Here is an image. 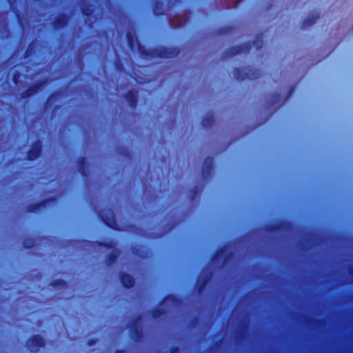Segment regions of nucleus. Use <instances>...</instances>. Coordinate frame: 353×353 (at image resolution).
Listing matches in <instances>:
<instances>
[{
  "label": "nucleus",
  "instance_id": "2",
  "mask_svg": "<svg viewBox=\"0 0 353 353\" xmlns=\"http://www.w3.org/2000/svg\"><path fill=\"white\" fill-rule=\"evenodd\" d=\"M89 247L94 248L96 246L111 249L112 251L105 256V263L107 266L111 267L114 265L119 258L121 251L117 248V242L114 239H108V241H83Z\"/></svg>",
  "mask_w": 353,
  "mask_h": 353
},
{
  "label": "nucleus",
  "instance_id": "27",
  "mask_svg": "<svg viewBox=\"0 0 353 353\" xmlns=\"http://www.w3.org/2000/svg\"><path fill=\"white\" fill-rule=\"evenodd\" d=\"M115 152H117V154H118L119 155H120L124 158H126L128 159H130L132 158V153L127 146H124V145L117 146L115 148Z\"/></svg>",
  "mask_w": 353,
  "mask_h": 353
},
{
  "label": "nucleus",
  "instance_id": "46",
  "mask_svg": "<svg viewBox=\"0 0 353 353\" xmlns=\"http://www.w3.org/2000/svg\"><path fill=\"white\" fill-rule=\"evenodd\" d=\"M234 256V254L232 252L228 253L223 259V265H226L230 259H232Z\"/></svg>",
  "mask_w": 353,
  "mask_h": 353
},
{
  "label": "nucleus",
  "instance_id": "28",
  "mask_svg": "<svg viewBox=\"0 0 353 353\" xmlns=\"http://www.w3.org/2000/svg\"><path fill=\"white\" fill-rule=\"evenodd\" d=\"M163 301L170 302L176 307H180L183 304L182 300L180 298L177 297L176 295L172 294L166 295L163 298Z\"/></svg>",
  "mask_w": 353,
  "mask_h": 353
},
{
  "label": "nucleus",
  "instance_id": "26",
  "mask_svg": "<svg viewBox=\"0 0 353 353\" xmlns=\"http://www.w3.org/2000/svg\"><path fill=\"white\" fill-rule=\"evenodd\" d=\"M281 102V96L279 93L274 92L266 99V103L268 107H272L276 104H279Z\"/></svg>",
  "mask_w": 353,
  "mask_h": 353
},
{
  "label": "nucleus",
  "instance_id": "52",
  "mask_svg": "<svg viewBox=\"0 0 353 353\" xmlns=\"http://www.w3.org/2000/svg\"><path fill=\"white\" fill-rule=\"evenodd\" d=\"M114 353H127L124 350H117L114 352Z\"/></svg>",
  "mask_w": 353,
  "mask_h": 353
},
{
  "label": "nucleus",
  "instance_id": "49",
  "mask_svg": "<svg viewBox=\"0 0 353 353\" xmlns=\"http://www.w3.org/2000/svg\"><path fill=\"white\" fill-rule=\"evenodd\" d=\"M180 349L178 346H172L170 348V353H179Z\"/></svg>",
  "mask_w": 353,
  "mask_h": 353
},
{
  "label": "nucleus",
  "instance_id": "13",
  "mask_svg": "<svg viewBox=\"0 0 353 353\" xmlns=\"http://www.w3.org/2000/svg\"><path fill=\"white\" fill-rule=\"evenodd\" d=\"M42 150V141L39 139L36 140L32 143L30 148L27 152V159L29 161L36 160L41 155Z\"/></svg>",
  "mask_w": 353,
  "mask_h": 353
},
{
  "label": "nucleus",
  "instance_id": "56",
  "mask_svg": "<svg viewBox=\"0 0 353 353\" xmlns=\"http://www.w3.org/2000/svg\"><path fill=\"white\" fill-rule=\"evenodd\" d=\"M352 31L353 32V24H352Z\"/></svg>",
  "mask_w": 353,
  "mask_h": 353
},
{
  "label": "nucleus",
  "instance_id": "6",
  "mask_svg": "<svg viewBox=\"0 0 353 353\" xmlns=\"http://www.w3.org/2000/svg\"><path fill=\"white\" fill-rule=\"evenodd\" d=\"M213 278V272L207 268L202 270L201 273L198 276L194 289L199 295H201L205 291L207 285Z\"/></svg>",
  "mask_w": 353,
  "mask_h": 353
},
{
  "label": "nucleus",
  "instance_id": "12",
  "mask_svg": "<svg viewBox=\"0 0 353 353\" xmlns=\"http://www.w3.org/2000/svg\"><path fill=\"white\" fill-rule=\"evenodd\" d=\"M213 168L214 159L212 157H205L201 167V174L204 181L207 182L210 180Z\"/></svg>",
  "mask_w": 353,
  "mask_h": 353
},
{
  "label": "nucleus",
  "instance_id": "43",
  "mask_svg": "<svg viewBox=\"0 0 353 353\" xmlns=\"http://www.w3.org/2000/svg\"><path fill=\"white\" fill-rule=\"evenodd\" d=\"M0 33L3 34L6 37L10 36V32L6 24L1 28Z\"/></svg>",
  "mask_w": 353,
  "mask_h": 353
},
{
  "label": "nucleus",
  "instance_id": "20",
  "mask_svg": "<svg viewBox=\"0 0 353 353\" xmlns=\"http://www.w3.org/2000/svg\"><path fill=\"white\" fill-rule=\"evenodd\" d=\"M79 6L82 14L85 17L86 21L91 18L94 12V6L85 0H81Z\"/></svg>",
  "mask_w": 353,
  "mask_h": 353
},
{
  "label": "nucleus",
  "instance_id": "17",
  "mask_svg": "<svg viewBox=\"0 0 353 353\" xmlns=\"http://www.w3.org/2000/svg\"><path fill=\"white\" fill-rule=\"evenodd\" d=\"M305 236V239H304V243H298V247L301 250H306L307 248V245L312 246L319 243L323 242V239H321L320 237L316 236L313 233L306 234Z\"/></svg>",
  "mask_w": 353,
  "mask_h": 353
},
{
  "label": "nucleus",
  "instance_id": "22",
  "mask_svg": "<svg viewBox=\"0 0 353 353\" xmlns=\"http://www.w3.org/2000/svg\"><path fill=\"white\" fill-rule=\"evenodd\" d=\"M320 14L318 11L313 10L309 12L307 17L303 21L301 24V29L305 30L312 26L316 21L319 18Z\"/></svg>",
  "mask_w": 353,
  "mask_h": 353
},
{
  "label": "nucleus",
  "instance_id": "35",
  "mask_svg": "<svg viewBox=\"0 0 353 353\" xmlns=\"http://www.w3.org/2000/svg\"><path fill=\"white\" fill-rule=\"evenodd\" d=\"M236 48L240 53H248L252 48L251 42H244L241 44L236 45Z\"/></svg>",
  "mask_w": 353,
  "mask_h": 353
},
{
  "label": "nucleus",
  "instance_id": "31",
  "mask_svg": "<svg viewBox=\"0 0 353 353\" xmlns=\"http://www.w3.org/2000/svg\"><path fill=\"white\" fill-rule=\"evenodd\" d=\"M263 37H264L262 33L256 34L254 39L250 41L252 47H255L257 50H261L263 45Z\"/></svg>",
  "mask_w": 353,
  "mask_h": 353
},
{
  "label": "nucleus",
  "instance_id": "4",
  "mask_svg": "<svg viewBox=\"0 0 353 353\" xmlns=\"http://www.w3.org/2000/svg\"><path fill=\"white\" fill-rule=\"evenodd\" d=\"M141 321L142 315L139 314L135 316L128 325L130 337L137 343H141L143 341L144 334L143 328L140 325Z\"/></svg>",
  "mask_w": 353,
  "mask_h": 353
},
{
  "label": "nucleus",
  "instance_id": "41",
  "mask_svg": "<svg viewBox=\"0 0 353 353\" xmlns=\"http://www.w3.org/2000/svg\"><path fill=\"white\" fill-rule=\"evenodd\" d=\"M199 323V319L198 317H194L192 319L188 324L190 328H196Z\"/></svg>",
  "mask_w": 353,
  "mask_h": 353
},
{
  "label": "nucleus",
  "instance_id": "15",
  "mask_svg": "<svg viewBox=\"0 0 353 353\" xmlns=\"http://www.w3.org/2000/svg\"><path fill=\"white\" fill-rule=\"evenodd\" d=\"M123 97L127 101L129 107L132 110H136L139 102V91L135 88L128 90Z\"/></svg>",
  "mask_w": 353,
  "mask_h": 353
},
{
  "label": "nucleus",
  "instance_id": "29",
  "mask_svg": "<svg viewBox=\"0 0 353 353\" xmlns=\"http://www.w3.org/2000/svg\"><path fill=\"white\" fill-rule=\"evenodd\" d=\"M49 285L57 290H63L68 288L67 282L61 279H57L52 281Z\"/></svg>",
  "mask_w": 353,
  "mask_h": 353
},
{
  "label": "nucleus",
  "instance_id": "8",
  "mask_svg": "<svg viewBox=\"0 0 353 353\" xmlns=\"http://www.w3.org/2000/svg\"><path fill=\"white\" fill-rule=\"evenodd\" d=\"M25 345L30 352L36 353L46 346V341L42 336L33 334L26 341Z\"/></svg>",
  "mask_w": 353,
  "mask_h": 353
},
{
  "label": "nucleus",
  "instance_id": "18",
  "mask_svg": "<svg viewBox=\"0 0 353 353\" xmlns=\"http://www.w3.org/2000/svg\"><path fill=\"white\" fill-rule=\"evenodd\" d=\"M76 165L77 170L81 175L85 178L89 176L90 173V164L88 162L86 157H79L76 160Z\"/></svg>",
  "mask_w": 353,
  "mask_h": 353
},
{
  "label": "nucleus",
  "instance_id": "1",
  "mask_svg": "<svg viewBox=\"0 0 353 353\" xmlns=\"http://www.w3.org/2000/svg\"><path fill=\"white\" fill-rule=\"evenodd\" d=\"M126 39L130 49L134 51L137 47L139 54L143 57L170 59L175 58L180 54V50L177 47L167 48L163 46H159L156 48L147 49L138 40L134 28H129L127 30Z\"/></svg>",
  "mask_w": 353,
  "mask_h": 353
},
{
  "label": "nucleus",
  "instance_id": "42",
  "mask_svg": "<svg viewBox=\"0 0 353 353\" xmlns=\"http://www.w3.org/2000/svg\"><path fill=\"white\" fill-rule=\"evenodd\" d=\"M176 223L174 222L172 223H168L165 224L163 227V229L165 230V232L168 233L171 232L175 227Z\"/></svg>",
  "mask_w": 353,
  "mask_h": 353
},
{
  "label": "nucleus",
  "instance_id": "32",
  "mask_svg": "<svg viewBox=\"0 0 353 353\" xmlns=\"http://www.w3.org/2000/svg\"><path fill=\"white\" fill-rule=\"evenodd\" d=\"M37 48V43L36 41H32L28 46L26 50L24 53V57L28 58L35 54Z\"/></svg>",
  "mask_w": 353,
  "mask_h": 353
},
{
  "label": "nucleus",
  "instance_id": "16",
  "mask_svg": "<svg viewBox=\"0 0 353 353\" xmlns=\"http://www.w3.org/2000/svg\"><path fill=\"white\" fill-rule=\"evenodd\" d=\"M70 17L65 13H59L52 21V26L54 30L65 28L69 23Z\"/></svg>",
  "mask_w": 353,
  "mask_h": 353
},
{
  "label": "nucleus",
  "instance_id": "10",
  "mask_svg": "<svg viewBox=\"0 0 353 353\" xmlns=\"http://www.w3.org/2000/svg\"><path fill=\"white\" fill-rule=\"evenodd\" d=\"M248 327L249 316L246 314L239 321L234 332V339L236 341H241L245 339Z\"/></svg>",
  "mask_w": 353,
  "mask_h": 353
},
{
  "label": "nucleus",
  "instance_id": "40",
  "mask_svg": "<svg viewBox=\"0 0 353 353\" xmlns=\"http://www.w3.org/2000/svg\"><path fill=\"white\" fill-rule=\"evenodd\" d=\"M20 77H21V73L19 71L14 70L13 72L12 75V80L15 85H18L19 83L20 82V81H19Z\"/></svg>",
  "mask_w": 353,
  "mask_h": 353
},
{
  "label": "nucleus",
  "instance_id": "30",
  "mask_svg": "<svg viewBox=\"0 0 353 353\" xmlns=\"http://www.w3.org/2000/svg\"><path fill=\"white\" fill-rule=\"evenodd\" d=\"M153 13L155 16L164 14L163 3L161 1L156 0L152 5Z\"/></svg>",
  "mask_w": 353,
  "mask_h": 353
},
{
  "label": "nucleus",
  "instance_id": "45",
  "mask_svg": "<svg viewBox=\"0 0 353 353\" xmlns=\"http://www.w3.org/2000/svg\"><path fill=\"white\" fill-rule=\"evenodd\" d=\"M294 90H295V85H293L292 87H291L290 88L284 101H283V103H285L286 101H288L291 97V96L292 95V94L294 92Z\"/></svg>",
  "mask_w": 353,
  "mask_h": 353
},
{
  "label": "nucleus",
  "instance_id": "47",
  "mask_svg": "<svg viewBox=\"0 0 353 353\" xmlns=\"http://www.w3.org/2000/svg\"><path fill=\"white\" fill-rule=\"evenodd\" d=\"M16 1L17 0H7L8 3L10 4V9L13 12H17V8L15 6Z\"/></svg>",
  "mask_w": 353,
  "mask_h": 353
},
{
  "label": "nucleus",
  "instance_id": "21",
  "mask_svg": "<svg viewBox=\"0 0 353 353\" xmlns=\"http://www.w3.org/2000/svg\"><path fill=\"white\" fill-rule=\"evenodd\" d=\"M131 250L134 255L143 259H147L149 255V250L141 244L132 245Z\"/></svg>",
  "mask_w": 353,
  "mask_h": 353
},
{
  "label": "nucleus",
  "instance_id": "48",
  "mask_svg": "<svg viewBox=\"0 0 353 353\" xmlns=\"http://www.w3.org/2000/svg\"><path fill=\"white\" fill-rule=\"evenodd\" d=\"M221 256H220L216 252L211 257V261L212 263H217L219 261Z\"/></svg>",
  "mask_w": 353,
  "mask_h": 353
},
{
  "label": "nucleus",
  "instance_id": "3",
  "mask_svg": "<svg viewBox=\"0 0 353 353\" xmlns=\"http://www.w3.org/2000/svg\"><path fill=\"white\" fill-rule=\"evenodd\" d=\"M233 77L237 81L245 79L256 80L260 78L261 71L251 66L235 68L232 71Z\"/></svg>",
  "mask_w": 353,
  "mask_h": 353
},
{
  "label": "nucleus",
  "instance_id": "34",
  "mask_svg": "<svg viewBox=\"0 0 353 353\" xmlns=\"http://www.w3.org/2000/svg\"><path fill=\"white\" fill-rule=\"evenodd\" d=\"M199 193V188L198 186L194 185L188 191V198L190 201H194Z\"/></svg>",
  "mask_w": 353,
  "mask_h": 353
},
{
  "label": "nucleus",
  "instance_id": "36",
  "mask_svg": "<svg viewBox=\"0 0 353 353\" xmlns=\"http://www.w3.org/2000/svg\"><path fill=\"white\" fill-rule=\"evenodd\" d=\"M165 314V309L160 307H155L150 311V314L153 319H159Z\"/></svg>",
  "mask_w": 353,
  "mask_h": 353
},
{
  "label": "nucleus",
  "instance_id": "25",
  "mask_svg": "<svg viewBox=\"0 0 353 353\" xmlns=\"http://www.w3.org/2000/svg\"><path fill=\"white\" fill-rule=\"evenodd\" d=\"M63 96V92L60 90L52 92L48 97L44 103V110H46L48 108V103L57 101L59 98Z\"/></svg>",
  "mask_w": 353,
  "mask_h": 353
},
{
  "label": "nucleus",
  "instance_id": "39",
  "mask_svg": "<svg viewBox=\"0 0 353 353\" xmlns=\"http://www.w3.org/2000/svg\"><path fill=\"white\" fill-rule=\"evenodd\" d=\"M114 67L116 70L120 72H122L125 70L123 65L119 58L116 59L114 61Z\"/></svg>",
  "mask_w": 353,
  "mask_h": 353
},
{
  "label": "nucleus",
  "instance_id": "33",
  "mask_svg": "<svg viewBox=\"0 0 353 353\" xmlns=\"http://www.w3.org/2000/svg\"><path fill=\"white\" fill-rule=\"evenodd\" d=\"M234 28L232 26H223L216 28L213 34L216 36L226 35L232 32Z\"/></svg>",
  "mask_w": 353,
  "mask_h": 353
},
{
  "label": "nucleus",
  "instance_id": "44",
  "mask_svg": "<svg viewBox=\"0 0 353 353\" xmlns=\"http://www.w3.org/2000/svg\"><path fill=\"white\" fill-rule=\"evenodd\" d=\"M222 344H223L222 340L217 341L216 342H215L213 344V346L210 348V350L212 351L214 350H219L221 348V347L222 346Z\"/></svg>",
  "mask_w": 353,
  "mask_h": 353
},
{
  "label": "nucleus",
  "instance_id": "51",
  "mask_svg": "<svg viewBox=\"0 0 353 353\" xmlns=\"http://www.w3.org/2000/svg\"><path fill=\"white\" fill-rule=\"evenodd\" d=\"M97 343V340L96 339H90L88 341V345L89 346H92V345H94Z\"/></svg>",
  "mask_w": 353,
  "mask_h": 353
},
{
  "label": "nucleus",
  "instance_id": "11",
  "mask_svg": "<svg viewBox=\"0 0 353 353\" xmlns=\"http://www.w3.org/2000/svg\"><path fill=\"white\" fill-rule=\"evenodd\" d=\"M301 317V321L307 327L313 328V329H321L323 328L325 324L326 321L324 319H313L310 316L306 315H296V318L298 319Z\"/></svg>",
  "mask_w": 353,
  "mask_h": 353
},
{
  "label": "nucleus",
  "instance_id": "53",
  "mask_svg": "<svg viewBox=\"0 0 353 353\" xmlns=\"http://www.w3.org/2000/svg\"><path fill=\"white\" fill-rule=\"evenodd\" d=\"M60 108V105H56L53 108V112L58 110Z\"/></svg>",
  "mask_w": 353,
  "mask_h": 353
},
{
  "label": "nucleus",
  "instance_id": "14",
  "mask_svg": "<svg viewBox=\"0 0 353 353\" xmlns=\"http://www.w3.org/2000/svg\"><path fill=\"white\" fill-rule=\"evenodd\" d=\"M56 201L57 199L54 197L47 198L37 203H30L27 205L26 210L28 212L34 213L38 212L41 208H46L47 205L54 203Z\"/></svg>",
  "mask_w": 353,
  "mask_h": 353
},
{
  "label": "nucleus",
  "instance_id": "5",
  "mask_svg": "<svg viewBox=\"0 0 353 353\" xmlns=\"http://www.w3.org/2000/svg\"><path fill=\"white\" fill-rule=\"evenodd\" d=\"M99 218L108 228L116 230L121 231L119 226L114 210L112 208H104L97 212Z\"/></svg>",
  "mask_w": 353,
  "mask_h": 353
},
{
  "label": "nucleus",
  "instance_id": "9",
  "mask_svg": "<svg viewBox=\"0 0 353 353\" xmlns=\"http://www.w3.org/2000/svg\"><path fill=\"white\" fill-rule=\"evenodd\" d=\"M293 229L292 223L287 220H281L274 224L265 225L263 230L268 233L276 232L279 230L291 232Z\"/></svg>",
  "mask_w": 353,
  "mask_h": 353
},
{
  "label": "nucleus",
  "instance_id": "19",
  "mask_svg": "<svg viewBox=\"0 0 353 353\" xmlns=\"http://www.w3.org/2000/svg\"><path fill=\"white\" fill-rule=\"evenodd\" d=\"M119 279L121 285L126 289L132 288L135 285L134 278L125 272H120L119 273Z\"/></svg>",
  "mask_w": 353,
  "mask_h": 353
},
{
  "label": "nucleus",
  "instance_id": "54",
  "mask_svg": "<svg viewBox=\"0 0 353 353\" xmlns=\"http://www.w3.org/2000/svg\"><path fill=\"white\" fill-rule=\"evenodd\" d=\"M52 104H53L52 103H48V109L46 111H47L49 109H50L52 108Z\"/></svg>",
  "mask_w": 353,
  "mask_h": 353
},
{
  "label": "nucleus",
  "instance_id": "37",
  "mask_svg": "<svg viewBox=\"0 0 353 353\" xmlns=\"http://www.w3.org/2000/svg\"><path fill=\"white\" fill-rule=\"evenodd\" d=\"M22 244L25 248L30 249L35 246L36 241L34 239L28 237L23 239Z\"/></svg>",
  "mask_w": 353,
  "mask_h": 353
},
{
  "label": "nucleus",
  "instance_id": "24",
  "mask_svg": "<svg viewBox=\"0 0 353 353\" xmlns=\"http://www.w3.org/2000/svg\"><path fill=\"white\" fill-rule=\"evenodd\" d=\"M239 50L236 46H232L225 50L221 55V59L223 61L228 60L235 55L239 54Z\"/></svg>",
  "mask_w": 353,
  "mask_h": 353
},
{
  "label": "nucleus",
  "instance_id": "7",
  "mask_svg": "<svg viewBox=\"0 0 353 353\" xmlns=\"http://www.w3.org/2000/svg\"><path fill=\"white\" fill-rule=\"evenodd\" d=\"M48 83V81L47 79H43L31 83L28 85L26 90H23L20 94V98L24 100L29 99L34 94L42 90L43 88L47 85Z\"/></svg>",
  "mask_w": 353,
  "mask_h": 353
},
{
  "label": "nucleus",
  "instance_id": "38",
  "mask_svg": "<svg viewBox=\"0 0 353 353\" xmlns=\"http://www.w3.org/2000/svg\"><path fill=\"white\" fill-rule=\"evenodd\" d=\"M230 247V244L228 243V244H225L222 246H221L220 248H219L216 250V252L220 256H222L224 254H226L227 253V251H228V249Z\"/></svg>",
  "mask_w": 353,
  "mask_h": 353
},
{
  "label": "nucleus",
  "instance_id": "50",
  "mask_svg": "<svg viewBox=\"0 0 353 353\" xmlns=\"http://www.w3.org/2000/svg\"><path fill=\"white\" fill-rule=\"evenodd\" d=\"M347 273L351 277L353 278V265H350L347 266Z\"/></svg>",
  "mask_w": 353,
  "mask_h": 353
},
{
  "label": "nucleus",
  "instance_id": "55",
  "mask_svg": "<svg viewBox=\"0 0 353 353\" xmlns=\"http://www.w3.org/2000/svg\"><path fill=\"white\" fill-rule=\"evenodd\" d=\"M79 64L82 66L83 65V62L81 61H79Z\"/></svg>",
  "mask_w": 353,
  "mask_h": 353
},
{
  "label": "nucleus",
  "instance_id": "23",
  "mask_svg": "<svg viewBox=\"0 0 353 353\" xmlns=\"http://www.w3.org/2000/svg\"><path fill=\"white\" fill-rule=\"evenodd\" d=\"M215 123L214 114L211 112H208L201 120V125L205 129H209L213 127Z\"/></svg>",
  "mask_w": 353,
  "mask_h": 353
}]
</instances>
